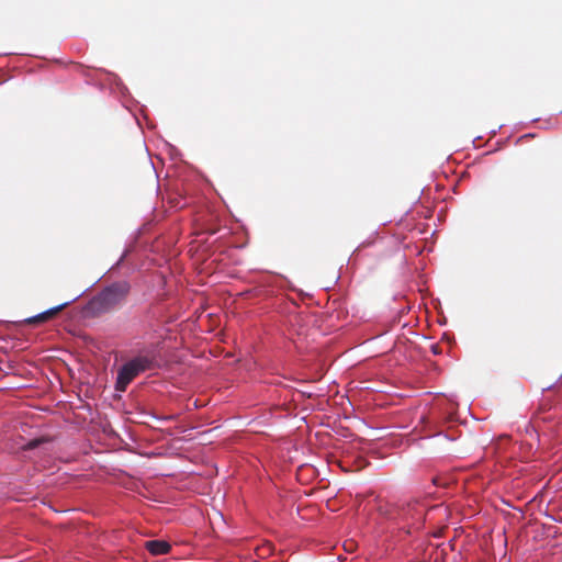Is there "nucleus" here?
<instances>
[{
    "instance_id": "7",
    "label": "nucleus",
    "mask_w": 562,
    "mask_h": 562,
    "mask_svg": "<svg viewBox=\"0 0 562 562\" xmlns=\"http://www.w3.org/2000/svg\"><path fill=\"white\" fill-rule=\"evenodd\" d=\"M353 547V543L351 542L350 546H348V548L346 547L347 550H351Z\"/></svg>"
},
{
    "instance_id": "5",
    "label": "nucleus",
    "mask_w": 562,
    "mask_h": 562,
    "mask_svg": "<svg viewBox=\"0 0 562 562\" xmlns=\"http://www.w3.org/2000/svg\"><path fill=\"white\" fill-rule=\"evenodd\" d=\"M145 548L153 554V555H162L167 554L171 546L169 542L165 540H148L145 542Z\"/></svg>"
},
{
    "instance_id": "4",
    "label": "nucleus",
    "mask_w": 562,
    "mask_h": 562,
    "mask_svg": "<svg viewBox=\"0 0 562 562\" xmlns=\"http://www.w3.org/2000/svg\"><path fill=\"white\" fill-rule=\"evenodd\" d=\"M69 303H64L58 306L52 307L43 313H40L35 316L29 317L25 319V323L29 325H36L40 323H45L52 318H54L59 312H61Z\"/></svg>"
},
{
    "instance_id": "2",
    "label": "nucleus",
    "mask_w": 562,
    "mask_h": 562,
    "mask_svg": "<svg viewBox=\"0 0 562 562\" xmlns=\"http://www.w3.org/2000/svg\"><path fill=\"white\" fill-rule=\"evenodd\" d=\"M378 510L382 516L392 520L406 521L408 526H419L423 517V510L418 508L417 502L380 505Z\"/></svg>"
},
{
    "instance_id": "3",
    "label": "nucleus",
    "mask_w": 562,
    "mask_h": 562,
    "mask_svg": "<svg viewBox=\"0 0 562 562\" xmlns=\"http://www.w3.org/2000/svg\"><path fill=\"white\" fill-rule=\"evenodd\" d=\"M153 359L148 356H138L127 361L119 370L115 389L116 391H125L127 385L142 372L150 369Z\"/></svg>"
},
{
    "instance_id": "6",
    "label": "nucleus",
    "mask_w": 562,
    "mask_h": 562,
    "mask_svg": "<svg viewBox=\"0 0 562 562\" xmlns=\"http://www.w3.org/2000/svg\"><path fill=\"white\" fill-rule=\"evenodd\" d=\"M40 441L38 440H31L26 446L25 448L26 449H34L38 446Z\"/></svg>"
},
{
    "instance_id": "1",
    "label": "nucleus",
    "mask_w": 562,
    "mask_h": 562,
    "mask_svg": "<svg viewBox=\"0 0 562 562\" xmlns=\"http://www.w3.org/2000/svg\"><path fill=\"white\" fill-rule=\"evenodd\" d=\"M131 290L126 281H117L95 295L88 304V310L97 315L109 313L122 305Z\"/></svg>"
}]
</instances>
